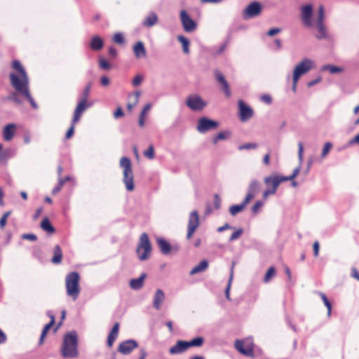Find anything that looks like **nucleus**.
Returning <instances> with one entry per match:
<instances>
[{"instance_id": "obj_1", "label": "nucleus", "mask_w": 359, "mask_h": 359, "mask_svg": "<svg viewBox=\"0 0 359 359\" xmlns=\"http://www.w3.org/2000/svg\"><path fill=\"white\" fill-rule=\"evenodd\" d=\"M13 68L20 73V76L15 74H10L11 83L16 93L25 97L30 103L33 109H37L38 105L32 97L29 86V78L25 69L18 60L13 62Z\"/></svg>"}, {"instance_id": "obj_2", "label": "nucleus", "mask_w": 359, "mask_h": 359, "mask_svg": "<svg viewBox=\"0 0 359 359\" xmlns=\"http://www.w3.org/2000/svg\"><path fill=\"white\" fill-rule=\"evenodd\" d=\"M79 341L76 331H70L65 334L60 348V353L64 358H76L79 356Z\"/></svg>"}, {"instance_id": "obj_3", "label": "nucleus", "mask_w": 359, "mask_h": 359, "mask_svg": "<svg viewBox=\"0 0 359 359\" xmlns=\"http://www.w3.org/2000/svg\"><path fill=\"white\" fill-rule=\"evenodd\" d=\"M80 276L78 272L72 271L66 276L65 288L67 295L76 301L80 294L81 287L79 285Z\"/></svg>"}, {"instance_id": "obj_4", "label": "nucleus", "mask_w": 359, "mask_h": 359, "mask_svg": "<svg viewBox=\"0 0 359 359\" xmlns=\"http://www.w3.org/2000/svg\"><path fill=\"white\" fill-rule=\"evenodd\" d=\"M120 167L123 169V182L127 191H133L135 189L134 175L130 158L128 157H122L120 160Z\"/></svg>"}, {"instance_id": "obj_5", "label": "nucleus", "mask_w": 359, "mask_h": 359, "mask_svg": "<svg viewBox=\"0 0 359 359\" xmlns=\"http://www.w3.org/2000/svg\"><path fill=\"white\" fill-rule=\"evenodd\" d=\"M151 245L147 233H142L140 237L136 248L138 259L141 261L147 259L151 255Z\"/></svg>"}, {"instance_id": "obj_6", "label": "nucleus", "mask_w": 359, "mask_h": 359, "mask_svg": "<svg viewBox=\"0 0 359 359\" xmlns=\"http://www.w3.org/2000/svg\"><path fill=\"white\" fill-rule=\"evenodd\" d=\"M314 62L305 57L302 60L294 67L292 76L295 81H299V78L314 68Z\"/></svg>"}, {"instance_id": "obj_7", "label": "nucleus", "mask_w": 359, "mask_h": 359, "mask_svg": "<svg viewBox=\"0 0 359 359\" xmlns=\"http://www.w3.org/2000/svg\"><path fill=\"white\" fill-rule=\"evenodd\" d=\"M325 19V12L324 8L323 6H320L318 8V16L316 22V25L317 28L318 33L315 35V36L319 39H325L328 37V33L327 28L324 23Z\"/></svg>"}, {"instance_id": "obj_8", "label": "nucleus", "mask_w": 359, "mask_h": 359, "mask_svg": "<svg viewBox=\"0 0 359 359\" xmlns=\"http://www.w3.org/2000/svg\"><path fill=\"white\" fill-rule=\"evenodd\" d=\"M185 104L187 107L194 111H202L208 104L207 102L197 94L189 95L186 99Z\"/></svg>"}, {"instance_id": "obj_9", "label": "nucleus", "mask_w": 359, "mask_h": 359, "mask_svg": "<svg viewBox=\"0 0 359 359\" xmlns=\"http://www.w3.org/2000/svg\"><path fill=\"white\" fill-rule=\"evenodd\" d=\"M219 126L217 121L203 116L198 120L196 130L201 134H204L211 130H215Z\"/></svg>"}, {"instance_id": "obj_10", "label": "nucleus", "mask_w": 359, "mask_h": 359, "mask_svg": "<svg viewBox=\"0 0 359 359\" xmlns=\"http://www.w3.org/2000/svg\"><path fill=\"white\" fill-rule=\"evenodd\" d=\"M235 347L243 355L253 356L254 344L252 338H248L245 340H236Z\"/></svg>"}, {"instance_id": "obj_11", "label": "nucleus", "mask_w": 359, "mask_h": 359, "mask_svg": "<svg viewBox=\"0 0 359 359\" xmlns=\"http://www.w3.org/2000/svg\"><path fill=\"white\" fill-rule=\"evenodd\" d=\"M278 177H281V175L274 174L264 177V182L267 187V189L262 194L264 200H266L269 196L274 195L276 193L277 189L280 184H278L276 188H274V182L275 179Z\"/></svg>"}, {"instance_id": "obj_12", "label": "nucleus", "mask_w": 359, "mask_h": 359, "mask_svg": "<svg viewBox=\"0 0 359 359\" xmlns=\"http://www.w3.org/2000/svg\"><path fill=\"white\" fill-rule=\"evenodd\" d=\"M262 11V4L258 1L250 3L242 12L244 20H249L258 16Z\"/></svg>"}, {"instance_id": "obj_13", "label": "nucleus", "mask_w": 359, "mask_h": 359, "mask_svg": "<svg viewBox=\"0 0 359 359\" xmlns=\"http://www.w3.org/2000/svg\"><path fill=\"white\" fill-rule=\"evenodd\" d=\"M200 225L199 215L196 210L192 211L189 216V222L187 224V238L190 239L196 230Z\"/></svg>"}, {"instance_id": "obj_14", "label": "nucleus", "mask_w": 359, "mask_h": 359, "mask_svg": "<svg viewBox=\"0 0 359 359\" xmlns=\"http://www.w3.org/2000/svg\"><path fill=\"white\" fill-rule=\"evenodd\" d=\"M313 7L311 4H306L301 8L300 18L306 27L311 28L313 26L312 21Z\"/></svg>"}, {"instance_id": "obj_15", "label": "nucleus", "mask_w": 359, "mask_h": 359, "mask_svg": "<svg viewBox=\"0 0 359 359\" xmlns=\"http://www.w3.org/2000/svg\"><path fill=\"white\" fill-rule=\"evenodd\" d=\"M180 18L185 32H191L196 29V22L190 18L185 10L180 11Z\"/></svg>"}, {"instance_id": "obj_16", "label": "nucleus", "mask_w": 359, "mask_h": 359, "mask_svg": "<svg viewBox=\"0 0 359 359\" xmlns=\"http://www.w3.org/2000/svg\"><path fill=\"white\" fill-rule=\"evenodd\" d=\"M239 108V118L243 122H245L253 116L254 112L252 109L247 105L244 101L239 100L238 102Z\"/></svg>"}, {"instance_id": "obj_17", "label": "nucleus", "mask_w": 359, "mask_h": 359, "mask_svg": "<svg viewBox=\"0 0 359 359\" xmlns=\"http://www.w3.org/2000/svg\"><path fill=\"white\" fill-rule=\"evenodd\" d=\"M138 346L133 339H128L119 344L118 351L123 355L130 354Z\"/></svg>"}, {"instance_id": "obj_18", "label": "nucleus", "mask_w": 359, "mask_h": 359, "mask_svg": "<svg viewBox=\"0 0 359 359\" xmlns=\"http://www.w3.org/2000/svg\"><path fill=\"white\" fill-rule=\"evenodd\" d=\"M92 106V104L90 103V102H88L86 100H81L79 104H77L76 109H75V111H74V116H73V122L74 123H77L79 119H80V117L81 116V114H83V112L88 107H91Z\"/></svg>"}, {"instance_id": "obj_19", "label": "nucleus", "mask_w": 359, "mask_h": 359, "mask_svg": "<svg viewBox=\"0 0 359 359\" xmlns=\"http://www.w3.org/2000/svg\"><path fill=\"white\" fill-rule=\"evenodd\" d=\"M187 341L178 340L176 344L170 348L169 353L170 355H178L188 350Z\"/></svg>"}, {"instance_id": "obj_20", "label": "nucleus", "mask_w": 359, "mask_h": 359, "mask_svg": "<svg viewBox=\"0 0 359 359\" xmlns=\"http://www.w3.org/2000/svg\"><path fill=\"white\" fill-rule=\"evenodd\" d=\"M16 124L8 123L3 128L2 135L3 138L6 142L11 141L16 133Z\"/></svg>"}, {"instance_id": "obj_21", "label": "nucleus", "mask_w": 359, "mask_h": 359, "mask_svg": "<svg viewBox=\"0 0 359 359\" xmlns=\"http://www.w3.org/2000/svg\"><path fill=\"white\" fill-rule=\"evenodd\" d=\"M135 56L137 59L144 58L147 55V51L143 42L137 41L133 48Z\"/></svg>"}, {"instance_id": "obj_22", "label": "nucleus", "mask_w": 359, "mask_h": 359, "mask_svg": "<svg viewBox=\"0 0 359 359\" xmlns=\"http://www.w3.org/2000/svg\"><path fill=\"white\" fill-rule=\"evenodd\" d=\"M165 299V294L161 289L156 290L154 296L153 306L156 310H159Z\"/></svg>"}, {"instance_id": "obj_23", "label": "nucleus", "mask_w": 359, "mask_h": 359, "mask_svg": "<svg viewBox=\"0 0 359 359\" xmlns=\"http://www.w3.org/2000/svg\"><path fill=\"white\" fill-rule=\"evenodd\" d=\"M299 170L300 166H298L297 168L293 170V172L291 175L287 177L281 175V177L276 178L274 182V188H276V187L278 184H280L283 182L293 180L298 175Z\"/></svg>"}, {"instance_id": "obj_24", "label": "nucleus", "mask_w": 359, "mask_h": 359, "mask_svg": "<svg viewBox=\"0 0 359 359\" xmlns=\"http://www.w3.org/2000/svg\"><path fill=\"white\" fill-rule=\"evenodd\" d=\"M146 276V273H143L138 278L131 279L129 283L130 287L135 290L141 289L144 285V280Z\"/></svg>"}, {"instance_id": "obj_25", "label": "nucleus", "mask_w": 359, "mask_h": 359, "mask_svg": "<svg viewBox=\"0 0 359 359\" xmlns=\"http://www.w3.org/2000/svg\"><path fill=\"white\" fill-rule=\"evenodd\" d=\"M158 16L154 12H150L142 22V25L151 27L157 23Z\"/></svg>"}, {"instance_id": "obj_26", "label": "nucleus", "mask_w": 359, "mask_h": 359, "mask_svg": "<svg viewBox=\"0 0 359 359\" xmlns=\"http://www.w3.org/2000/svg\"><path fill=\"white\" fill-rule=\"evenodd\" d=\"M156 241L160 250L163 254L168 255L170 252L171 246L166 240L162 238H157Z\"/></svg>"}, {"instance_id": "obj_27", "label": "nucleus", "mask_w": 359, "mask_h": 359, "mask_svg": "<svg viewBox=\"0 0 359 359\" xmlns=\"http://www.w3.org/2000/svg\"><path fill=\"white\" fill-rule=\"evenodd\" d=\"M103 41L99 36L92 37L90 42V47L93 50H100L103 47Z\"/></svg>"}, {"instance_id": "obj_28", "label": "nucleus", "mask_w": 359, "mask_h": 359, "mask_svg": "<svg viewBox=\"0 0 359 359\" xmlns=\"http://www.w3.org/2000/svg\"><path fill=\"white\" fill-rule=\"evenodd\" d=\"M118 327L119 324L118 323H115L107 337V345L108 346L111 347L114 343V341L116 340L118 333Z\"/></svg>"}, {"instance_id": "obj_29", "label": "nucleus", "mask_w": 359, "mask_h": 359, "mask_svg": "<svg viewBox=\"0 0 359 359\" xmlns=\"http://www.w3.org/2000/svg\"><path fill=\"white\" fill-rule=\"evenodd\" d=\"M208 266V262L205 259L202 260L199 264L195 266L190 271L191 275L201 273L204 271Z\"/></svg>"}, {"instance_id": "obj_30", "label": "nucleus", "mask_w": 359, "mask_h": 359, "mask_svg": "<svg viewBox=\"0 0 359 359\" xmlns=\"http://www.w3.org/2000/svg\"><path fill=\"white\" fill-rule=\"evenodd\" d=\"M62 259V252L61 248L56 245L54 248V256L53 257L51 262L55 264H59L61 263Z\"/></svg>"}, {"instance_id": "obj_31", "label": "nucleus", "mask_w": 359, "mask_h": 359, "mask_svg": "<svg viewBox=\"0 0 359 359\" xmlns=\"http://www.w3.org/2000/svg\"><path fill=\"white\" fill-rule=\"evenodd\" d=\"M231 135V133L229 130H224L219 132L216 136H215L212 139V143L216 144L219 140H224L229 139Z\"/></svg>"}, {"instance_id": "obj_32", "label": "nucleus", "mask_w": 359, "mask_h": 359, "mask_svg": "<svg viewBox=\"0 0 359 359\" xmlns=\"http://www.w3.org/2000/svg\"><path fill=\"white\" fill-rule=\"evenodd\" d=\"M51 318V320L49 323L46 324L43 330H42V332H41V337H40V339H39V344L41 345L43 343V339H44V337L46 335L48 331L49 330V329L53 326V325L55 323V318L53 316H50Z\"/></svg>"}, {"instance_id": "obj_33", "label": "nucleus", "mask_w": 359, "mask_h": 359, "mask_svg": "<svg viewBox=\"0 0 359 359\" xmlns=\"http://www.w3.org/2000/svg\"><path fill=\"white\" fill-rule=\"evenodd\" d=\"M41 228L49 233H53L55 232L54 227L52 226L49 219L47 217H45L42 220L41 223Z\"/></svg>"}, {"instance_id": "obj_34", "label": "nucleus", "mask_w": 359, "mask_h": 359, "mask_svg": "<svg viewBox=\"0 0 359 359\" xmlns=\"http://www.w3.org/2000/svg\"><path fill=\"white\" fill-rule=\"evenodd\" d=\"M322 71H328L330 74H337L343 72V69L340 67H337L331 65H326L322 67Z\"/></svg>"}, {"instance_id": "obj_35", "label": "nucleus", "mask_w": 359, "mask_h": 359, "mask_svg": "<svg viewBox=\"0 0 359 359\" xmlns=\"http://www.w3.org/2000/svg\"><path fill=\"white\" fill-rule=\"evenodd\" d=\"M204 343V338L202 337H197L196 338L192 339L191 340L187 341L188 348L195 346L200 347Z\"/></svg>"}, {"instance_id": "obj_36", "label": "nucleus", "mask_w": 359, "mask_h": 359, "mask_svg": "<svg viewBox=\"0 0 359 359\" xmlns=\"http://www.w3.org/2000/svg\"><path fill=\"white\" fill-rule=\"evenodd\" d=\"M177 40L182 43V49L184 53L188 54L189 53V41L182 35L177 36Z\"/></svg>"}, {"instance_id": "obj_37", "label": "nucleus", "mask_w": 359, "mask_h": 359, "mask_svg": "<svg viewBox=\"0 0 359 359\" xmlns=\"http://www.w3.org/2000/svg\"><path fill=\"white\" fill-rule=\"evenodd\" d=\"M260 188V183L256 180H253L250 182L248 187V191L250 193H252L254 194H256Z\"/></svg>"}, {"instance_id": "obj_38", "label": "nucleus", "mask_w": 359, "mask_h": 359, "mask_svg": "<svg viewBox=\"0 0 359 359\" xmlns=\"http://www.w3.org/2000/svg\"><path fill=\"white\" fill-rule=\"evenodd\" d=\"M244 208L245 207L241 203L233 205L229 208V212L232 216H235L236 214L242 212Z\"/></svg>"}, {"instance_id": "obj_39", "label": "nucleus", "mask_w": 359, "mask_h": 359, "mask_svg": "<svg viewBox=\"0 0 359 359\" xmlns=\"http://www.w3.org/2000/svg\"><path fill=\"white\" fill-rule=\"evenodd\" d=\"M70 179L71 178L69 176H67L64 179L60 178L58 180V184L53 189V194H55L58 193L61 190V189L63 187V185L65 184V183L67 181H69Z\"/></svg>"}, {"instance_id": "obj_40", "label": "nucleus", "mask_w": 359, "mask_h": 359, "mask_svg": "<svg viewBox=\"0 0 359 359\" xmlns=\"http://www.w3.org/2000/svg\"><path fill=\"white\" fill-rule=\"evenodd\" d=\"M319 295L321 297L325 306L327 309V316H330L331 315V311H332V304L327 298L326 295L323 292H319Z\"/></svg>"}, {"instance_id": "obj_41", "label": "nucleus", "mask_w": 359, "mask_h": 359, "mask_svg": "<svg viewBox=\"0 0 359 359\" xmlns=\"http://www.w3.org/2000/svg\"><path fill=\"white\" fill-rule=\"evenodd\" d=\"M276 275V269L273 266H271L268 269L264 278V283H269L271 278L273 277Z\"/></svg>"}, {"instance_id": "obj_42", "label": "nucleus", "mask_w": 359, "mask_h": 359, "mask_svg": "<svg viewBox=\"0 0 359 359\" xmlns=\"http://www.w3.org/2000/svg\"><path fill=\"white\" fill-rule=\"evenodd\" d=\"M113 41L118 44H123L125 43L124 36L121 32H117L114 35Z\"/></svg>"}, {"instance_id": "obj_43", "label": "nucleus", "mask_w": 359, "mask_h": 359, "mask_svg": "<svg viewBox=\"0 0 359 359\" xmlns=\"http://www.w3.org/2000/svg\"><path fill=\"white\" fill-rule=\"evenodd\" d=\"M214 74H215V78H216L217 81L219 83H221V85H222L223 83L226 82L224 76L223 75V74L221 72H219V70L216 69V70L214 71Z\"/></svg>"}, {"instance_id": "obj_44", "label": "nucleus", "mask_w": 359, "mask_h": 359, "mask_svg": "<svg viewBox=\"0 0 359 359\" xmlns=\"http://www.w3.org/2000/svg\"><path fill=\"white\" fill-rule=\"evenodd\" d=\"M214 74H215V78H216L217 81L219 83H221V85H222L223 83L226 82L224 76L223 75V74L221 72H219V70L216 69V70L214 71Z\"/></svg>"}, {"instance_id": "obj_45", "label": "nucleus", "mask_w": 359, "mask_h": 359, "mask_svg": "<svg viewBox=\"0 0 359 359\" xmlns=\"http://www.w3.org/2000/svg\"><path fill=\"white\" fill-rule=\"evenodd\" d=\"M144 155L149 159H153L154 158V148L152 144H151L148 149L144 151Z\"/></svg>"}, {"instance_id": "obj_46", "label": "nucleus", "mask_w": 359, "mask_h": 359, "mask_svg": "<svg viewBox=\"0 0 359 359\" xmlns=\"http://www.w3.org/2000/svg\"><path fill=\"white\" fill-rule=\"evenodd\" d=\"M90 89H91V84L88 83V85H86V86L85 87V88L81 94V97H82L81 100L88 101V97L90 95Z\"/></svg>"}, {"instance_id": "obj_47", "label": "nucleus", "mask_w": 359, "mask_h": 359, "mask_svg": "<svg viewBox=\"0 0 359 359\" xmlns=\"http://www.w3.org/2000/svg\"><path fill=\"white\" fill-rule=\"evenodd\" d=\"M243 229L240 228L238 229H237L236 231H235L232 234L231 236H230L229 241L230 242L231 241H233L236 239H238L241 236V234L243 233Z\"/></svg>"}, {"instance_id": "obj_48", "label": "nucleus", "mask_w": 359, "mask_h": 359, "mask_svg": "<svg viewBox=\"0 0 359 359\" xmlns=\"http://www.w3.org/2000/svg\"><path fill=\"white\" fill-rule=\"evenodd\" d=\"M257 148V144L256 143H247L242 144L238 147L239 150L243 149H255Z\"/></svg>"}, {"instance_id": "obj_49", "label": "nucleus", "mask_w": 359, "mask_h": 359, "mask_svg": "<svg viewBox=\"0 0 359 359\" xmlns=\"http://www.w3.org/2000/svg\"><path fill=\"white\" fill-rule=\"evenodd\" d=\"M332 147V144L331 142H327L324 144L323 149L321 154V156L323 158L325 157L327 154L329 153L330 150Z\"/></svg>"}, {"instance_id": "obj_50", "label": "nucleus", "mask_w": 359, "mask_h": 359, "mask_svg": "<svg viewBox=\"0 0 359 359\" xmlns=\"http://www.w3.org/2000/svg\"><path fill=\"white\" fill-rule=\"evenodd\" d=\"M143 81V76L141 75V74H137L133 81H132V84L133 86H138L139 85L141 84V83Z\"/></svg>"}, {"instance_id": "obj_51", "label": "nucleus", "mask_w": 359, "mask_h": 359, "mask_svg": "<svg viewBox=\"0 0 359 359\" xmlns=\"http://www.w3.org/2000/svg\"><path fill=\"white\" fill-rule=\"evenodd\" d=\"M213 205L216 210H218L221 207V199L218 194H215L213 200Z\"/></svg>"}, {"instance_id": "obj_52", "label": "nucleus", "mask_w": 359, "mask_h": 359, "mask_svg": "<svg viewBox=\"0 0 359 359\" xmlns=\"http://www.w3.org/2000/svg\"><path fill=\"white\" fill-rule=\"evenodd\" d=\"M255 194L248 191L241 204L243 205L244 207H245L247 204L250 202V201L255 197Z\"/></svg>"}, {"instance_id": "obj_53", "label": "nucleus", "mask_w": 359, "mask_h": 359, "mask_svg": "<svg viewBox=\"0 0 359 359\" xmlns=\"http://www.w3.org/2000/svg\"><path fill=\"white\" fill-rule=\"evenodd\" d=\"M255 194L248 191L241 204L243 205L244 207H245L247 204L250 202V201L255 197Z\"/></svg>"}, {"instance_id": "obj_54", "label": "nucleus", "mask_w": 359, "mask_h": 359, "mask_svg": "<svg viewBox=\"0 0 359 359\" xmlns=\"http://www.w3.org/2000/svg\"><path fill=\"white\" fill-rule=\"evenodd\" d=\"M303 152H304V148H303V144L302 142H299L298 143V158L300 163L303 161Z\"/></svg>"}, {"instance_id": "obj_55", "label": "nucleus", "mask_w": 359, "mask_h": 359, "mask_svg": "<svg viewBox=\"0 0 359 359\" xmlns=\"http://www.w3.org/2000/svg\"><path fill=\"white\" fill-rule=\"evenodd\" d=\"M99 64H100V67L103 69H108L110 68V65L108 63V62L104 59V58H100L99 60Z\"/></svg>"}, {"instance_id": "obj_56", "label": "nucleus", "mask_w": 359, "mask_h": 359, "mask_svg": "<svg viewBox=\"0 0 359 359\" xmlns=\"http://www.w3.org/2000/svg\"><path fill=\"white\" fill-rule=\"evenodd\" d=\"M22 238L29 240L31 241H35L37 239V237L34 233H25L22 235Z\"/></svg>"}, {"instance_id": "obj_57", "label": "nucleus", "mask_w": 359, "mask_h": 359, "mask_svg": "<svg viewBox=\"0 0 359 359\" xmlns=\"http://www.w3.org/2000/svg\"><path fill=\"white\" fill-rule=\"evenodd\" d=\"M231 283H232L231 278L229 279L228 280L227 285H226V289H225V297H226V298L228 300L231 299V298H230V289H231Z\"/></svg>"}, {"instance_id": "obj_58", "label": "nucleus", "mask_w": 359, "mask_h": 359, "mask_svg": "<svg viewBox=\"0 0 359 359\" xmlns=\"http://www.w3.org/2000/svg\"><path fill=\"white\" fill-rule=\"evenodd\" d=\"M263 205V203L260 201H257L252 207V212L255 214L257 213L259 208Z\"/></svg>"}, {"instance_id": "obj_59", "label": "nucleus", "mask_w": 359, "mask_h": 359, "mask_svg": "<svg viewBox=\"0 0 359 359\" xmlns=\"http://www.w3.org/2000/svg\"><path fill=\"white\" fill-rule=\"evenodd\" d=\"M261 100L268 104H270L272 102V98L271 95L268 94L262 95L261 96Z\"/></svg>"}, {"instance_id": "obj_60", "label": "nucleus", "mask_w": 359, "mask_h": 359, "mask_svg": "<svg viewBox=\"0 0 359 359\" xmlns=\"http://www.w3.org/2000/svg\"><path fill=\"white\" fill-rule=\"evenodd\" d=\"M222 90H224L225 95L227 97H229L231 95V90H230V88H229V83H227V81L226 83H223L222 85Z\"/></svg>"}, {"instance_id": "obj_61", "label": "nucleus", "mask_w": 359, "mask_h": 359, "mask_svg": "<svg viewBox=\"0 0 359 359\" xmlns=\"http://www.w3.org/2000/svg\"><path fill=\"white\" fill-rule=\"evenodd\" d=\"M76 123H74L73 121H72V125L70 126V128H69V130H67V133H66V138L67 139H69L73 133H74V125H75Z\"/></svg>"}, {"instance_id": "obj_62", "label": "nucleus", "mask_w": 359, "mask_h": 359, "mask_svg": "<svg viewBox=\"0 0 359 359\" xmlns=\"http://www.w3.org/2000/svg\"><path fill=\"white\" fill-rule=\"evenodd\" d=\"M280 32V29L274 27V28H272L270 30H269V32H267V35L269 36H272L277 34Z\"/></svg>"}, {"instance_id": "obj_63", "label": "nucleus", "mask_w": 359, "mask_h": 359, "mask_svg": "<svg viewBox=\"0 0 359 359\" xmlns=\"http://www.w3.org/2000/svg\"><path fill=\"white\" fill-rule=\"evenodd\" d=\"M9 99L15 102L16 104H22V101L18 98L17 93H13L9 97Z\"/></svg>"}, {"instance_id": "obj_64", "label": "nucleus", "mask_w": 359, "mask_h": 359, "mask_svg": "<svg viewBox=\"0 0 359 359\" xmlns=\"http://www.w3.org/2000/svg\"><path fill=\"white\" fill-rule=\"evenodd\" d=\"M151 107V103H148V104H147L144 107V108L142 109V111H141V113H140V116H145V114H146V113H147L149 110H150Z\"/></svg>"}]
</instances>
